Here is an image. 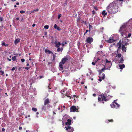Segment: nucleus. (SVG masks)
Masks as SVG:
<instances>
[{
	"label": "nucleus",
	"mask_w": 132,
	"mask_h": 132,
	"mask_svg": "<svg viewBox=\"0 0 132 132\" xmlns=\"http://www.w3.org/2000/svg\"><path fill=\"white\" fill-rule=\"evenodd\" d=\"M132 29V21H130L126 24L123 25L120 27L119 32L121 34V36L126 38L127 35V33L129 31L128 29H129L130 30Z\"/></svg>",
	"instance_id": "obj_1"
},
{
	"label": "nucleus",
	"mask_w": 132,
	"mask_h": 132,
	"mask_svg": "<svg viewBox=\"0 0 132 132\" xmlns=\"http://www.w3.org/2000/svg\"><path fill=\"white\" fill-rule=\"evenodd\" d=\"M118 6L117 1L110 3L107 7L106 10L110 14H114L118 11Z\"/></svg>",
	"instance_id": "obj_2"
},
{
	"label": "nucleus",
	"mask_w": 132,
	"mask_h": 132,
	"mask_svg": "<svg viewBox=\"0 0 132 132\" xmlns=\"http://www.w3.org/2000/svg\"><path fill=\"white\" fill-rule=\"evenodd\" d=\"M106 95L105 93L102 94L98 96L99 97L98 99V102L100 103L104 104V102L103 101L106 102L109 100L107 98H106Z\"/></svg>",
	"instance_id": "obj_3"
},
{
	"label": "nucleus",
	"mask_w": 132,
	"mask_h": 132,
	"mask_svg": "<svg viewBox=\"0 0 132 132\" xmlns=\"http://www.w3.org/2000/svg\"><path fill=\"white\" fill-rule=\"evenodd\" d=\"M67 60H68V59L66 57H64L62 59L59 63V67L60 70H63V64H64L66 62Z\"/></svg>",
	"instance_id": "obj_4"
},
{
	"label": "nucleus",
	"mask_w": 132,
	"mask_h": 132,
	"mask_svg": "<svg viewBox=\"0 0 132 132\" xmlns=\"http://www.w3.org/2000/svg\"><path fill=\"white\" fill-rule=\"evenodd\" d=\"M115 36L114 35H112L110 38L107 41V42L109 43H111L112 42H114V41L116 40L117 39L115 38Z\"/></svg>",
	"instance_id": "obj_5"
},
{
	"label": "nucleus",
	"mask_w": 132,
	"mask_h": 132,
	"mask_svg": "<svg viewBox=\"0 0 132 132\" xmlns=\"http://www.w3.org/2000/svg\"><path fill=\"white\" fill-rule=\"evenodd\" d=\"M116 101V100H114L112 104H111L110 106L112 108H115L117 109L120 106V105L115 102Z\"/></svg>",
	"instance_id": "obj_6"
},
{
	"label": "nucleus",
	"mask_w": 132,
	"mask_h": 132,
	"mask_svg": "<svg viewBox=\"0 0 132 132\" xmlns=\"http://www.w3.org/2000/svg\"><path fill=\"white\" fill-rule=\"evenodd\" d=\"M50 103V101L49 98H47L44 101V105H47L48 108L50 107V105L49 104Z\"/></svg>",
	"instance_id": "obj_7"
},
{
	"label": "nucleus",
	"mask_w": 132,
	"mask_h": 132,
	"mask_svg": "<svg viewBox=\"0 0 132 132\" xmlns=\"http://www.w3.org/2000/svg\"><path fill=\"white\" fill-rule=\"evenodd\" d=\"M65 127L66 130L68 132H73L74 131L73 128L71 126H67Z\"/></svg>",
	"instance_id": "obj_8"
},
{
	"label": "nucleus",
	"mask_w": 132,
	"mask_h": 132,
	"mask_svg": "<svg viewBox=\"0 0 132 132\" xmlns=\"http://www.w3.org/2000/svg\"><path fill=\"white\" fill-rule=\"evenodd\" d=\"M93 38L91 37H88L87 38L86 41L88 43H90L93 41Z\"/></svg>",
	"instance_id": "obj_9"
},
{
	"label": "nucleus",
	"mask_w": 132,
	"mask_h": 132,
	"mask_svg": "<svg viewBox=\"0 0 132 132\" xmlns=\"http://www.w3.org/2000/svg\"><path fill=\"white\" fill-rule=\"evenodd\" d=\"M78 109H77L76 107L74 106H72L70 108L71 112H74Z\"/></svg>",
	"instance_id": "obj_10"
},
{
	"label": "nucleus",
	"mask_w": 132,
	"mask_h": 132,
	"mask_svg": "<svg viewBox=\"0 0 132 132\" xmlns=\"http://www.w3.org/2000/svg\"><path fill=\"white\" fill-rule=\"evenodd\" d=\"M54 44L55 45V46L57 47H59V46L61 45V44L60 42H57V40L55 41Z\"/></svg>",
	"instance_id": "obj_11"
},
{
	"label": "nucleus",
	"mask_w": 132,
	"mask_h": 132,
	"mask_svg": "<svg viewBox=\"0 0 132 132\" xmlns=\"http://www.w3.org/2000/svg\"><path fill=\"white\" fill-rule=\"evenodd\" d=\"M71 119H68L67 120V122H66V125L69 126L71 125Z\"/></svg>",
	"instance_id": "obj_12"
},
{
	"label": "nucleus",
	"mask_w": 132,
	"mask_h": 132,
	"mask_svg": "<svg viewBox=\"0 0 132 132\" xmlns=\"http://www.w3.org/2000/svg\"><path fill=\"white\" fill-rule=\"evenodd\" d=\"M46 106H47V105H44H44H43L42 106V110H43L44 111H45L47 109V107Z\"/></svg>",
	"instance_id": "obj_13"
},
{
	"label": "nucleus",
	"mask_w": 132,
	"mask_h": 132,
	"mask_svg": "<svg viewBox=\"0 0 132 132\" xmlns=\"http://www.w3.org/2000/svg\"><path fill=\"white\" fill-rule=\"evenodd\" d=\"M102 15L103 16H106L107 15V13L105 10L103 11L102 12Z\"/></svg>",
	"instance_id": "obj_14"
},
{
	"label": "nucleus",
	"mask_w": 132,
	"mask_h": 132,
	"mask_svg": "<svg viewBox=\"0 0 132 132\" xmlns=\"http://www.w3.org/2000/svg\"><path fill=\"white\" fill-rule=\"evenodd\" d=\"M126 47H125L124 45H122V49L123 51L124 52H126Z\"/></svg>",
	"instance_id": "obj_15"
},
{
	"label": "nucleus",
	"mask_w": 132,
	"mask_h": 132,
	"mask_svg": "<svg viewBox=\"0 0 132 132\" xmlns=\"http://www.w3.org/2000/svg\"><path fill=\"white\" fill-rule=\"evenodd\" d=\"M20 39L19 38H18L15 39L14 41V44L15 45H16L20 41Z\"/></svg>",
	"instance_id": "obj_16"
},
{
	"label": "nucleus",
	"mask_w": 132,
	"mask_h": 132,
	"mask_svg": "<svg viewBox=\"0 0 132 132\" xmlns=\"http://www.w3.org/2000/svg\"><path fill=\"white\" fill-rule=\"evenodd\" d=\"M117 45L119 46V47L118 48V50H119L121 49V42H120V41H119V43H118Z\"/></svg>",
	"instance_id": "obj_17"
},
{
	"label": "nucleus",
	"mask_w": 132,
	"mask_h": 132,
	"mask_svg": "<svg viewBox=\"0 0 132 132\" xmlns=\"http://www.w3.org/2000/svg\"><path fill=\"white\" fill-rule=\"evenodd\" d=\"M120 69H122L123 68H124L125 67V65L124 64L122 65H119Z\"/></svg>",
	"instance_id": "obj_18"
},
{
	"label": "nucleus",
	"mask_w": 132,
	"mask_h": 132,
	"mask_svg": "<svg viewBox=\"0 0 132 132\" xmlns=\"http://www.w3.org/2000/svg\"><path fill=\"white\" fill-rule=\"evenodd\" d=\"M58 48L57 49V51L58 52H60V51L61 52H62L63 50V48L62 47L60 48V47H58Z\"/></svg>",
	"instance_id": "obj_19"
},
{
	"label": "nucleus",
	"mask_w": 132,
	"mask_h": 132,
	"mask_svg": "<svg viewBox=\"0 0 132 132\" xmlns=\"http://www.w3.org/2000/svg\"><path fill=\"white\" fill-rule=\"evenodd\" d=\"M124 60L122 57H121L120 59V60L119 61V63H122L124 62Z\"/></svg>",
	"instance_id": "obj_20"
},
{
	"label": "nucleus",
	"mask_w": 132,
	"mask_h": 132,
	"mask_svg": "<svg viewBox=\"0 0 132 132\" xmlns=\"http://www.w3.org/2000/svg\"><path fill=\"white\" fill-rule=\"evenodd\" d=\"M45 53H48V54H50L51 53V52L50 50H49L46 49L45 50Z\"/></svg>",
	"instance_id": "obj_21"
},
{
	"label": "nucleus",
	"mask_w": 132,
	"mask_h": 132,
	"mask_svg": "<svg viewBox=\"0 0 132 132\" xmlns=\"http://www.w3.org/2000/svg\"><path fill=\"white\" fill-rule=\"evenodd\" d=\"M111 63V62L110 61H109L107 59H106V63L105 64V66L107 67V63Z\"/></svg>",
	"instance_id": "obj_22"
},
{
	"label": "nucleus",
	"mask_w": 132,
	"mask_h": 132,
	"mask_svg": "<svg viewBox=\"0 0 132 132\" xmlns=\"http://www.w3.org/2000/svg\"><path fill=\"white\" fill-rule=\"evenodd\" d=\"M113 121L112 119H111L110 120H108V121H106V122L107 123H108L109 122H113Z\"/></svg>",
	"instance_id": "obj_23"
},
{
	"label": "nucleus",
	"mask_w": 132,
	"mask_h": 132,
	"mask_svg": "<svg viewBox=\"0 0 132 132\" xmlns=\"http://www.w3.org/2000/svg\"><path fill=\"white\" fill-rule=\"evenodd\" d=\"M112 63H107V67H109L110 68L112 65Z\"/></svg>",
	"instance_id": "obj_24"
},
{
	"label": "nucleus",
	"mask_w": 132,
	"mask_h": 132,
	"mask_svg": "<svg viewBox=\"0 0 132 132\" xmlns=\"http://www.w3.org/2000/svg\"><path fill=\"white\" fill-rule=\"evenodd\" d=\"M89 28L88 31L90 32L91 31V29L92 28V26L90 24L89 25Z\"/></svg>",
	"instance_id": "obj_25"
},
{
	"label": "nucleus",
	"mask_w": 132,
	"mask_h": 132,
	"mask_svg": "<svg viewBox=\"0 0 132 132\" xmlns=\"http://www.w3.org/2000/svg\"><path fill=\"white\" fill-rule=\"evenodd\" d=\"M122 56L121 54L120 53V54H117V56L118 58H120Z\"/></svg>",
	"instance_id": "obj_26"
},
{
	"label": "nucleus",
	"mask_w": 132,
	"mask_h": 132,
	"mask_svg": "<svg viewBox=\"0 0 132 132\" xmlns=\"http://www.w3.org/2000/svg\"><path fill=\"white\" fill-rule=\"evenodd\" d=\"M32 110L34 112H36L37 110V109L36 108L33 107L32 108Z\"/></svg>",
	"instance_id": "obj_27"
},
{
	"label": "nucleus",
	"mask_w": 132,
	"mask_h": 132,
	"mask_svg": "<svg viewBox=\"0 0 132 132\" xmlns=\"http://www.w3.org/2000/svg\"><path fill=\"white\" fill-rule=\"evenodd\" d=\"M12 59L13 61H15L16 59V56H13L12 57Z\"/></svg>",
	"instance_id": "obj_28"
},
{
	"label": "nucleus",
	"mask_w": 132,
	"mask_h": 132,
	"mask_svg": "<svg viewBox=\"0 0 132 132\" xmlns=\"http://www.w3.org/2000/svg\"><path fill=\"white\" fill-rule=\"evenodd\" d=\"M39 9H38L37 8L34 9L33 11H32L31 12V13H34L35 12L37 11Z\"/></svg>",
	"instance_id": "obj_29"
},
{
	"label": "nucleus",
	"mask_w": 132,
	"mask_h": 132,
	"mask_svg": "<svg viewBox=\"0 0 132 132\" xmlns=\"http://www.w3.org/2000/svg\"><path fill=\"white\" fill-rule=\"evenodd\" d=\"M105 74L104 73H103L102 76L101 77V79L103 80L105 78Z\"/></svg>",
	"instance_id": "obj_30"
},
{
	"label": "nucleus",
	"mask_w": 132,
	"mask_h": 132,
	"mask_svg": "<svg viewBox=\"0 0 132 132\" xmlns=\"http://www.w3.org/2000/svg\"><path fill=\"white\" fill-rule=\"evenodd\" d=\"M80 19V17H79L77 19V23L78 24L79 23Z\"/></svg>",
	"instance_id": "obj_31"
},
{
	"label": "nucleus",
	"mask_w": 132,
	"mask_h": 132,
	"mask_svg": "<svg viewBox=\"0 0 132 132\" xmlns=\"http://www.w3.org/2000/svg\"><path fill=\"white\" fill-rule=\"evenodd\" d=\"M131 33H130L129 34L128 36L127 35V37H126V38H130V36H131Z\"/></svg>",
	"instance_id": "obj_32"
},
{
	"label": "nucleus",
	"mask_w": 132,
	"mask_h": 132,
	"mask_svg": "<svg viewBox=\"0 0 132 132\" xmlns=\"http://www.w3.org/2000/svg\"><path fill=\"white\" fill-rule=\"evenodd\" d=\"M49 27V26L47 25H46L44 26V28L46 29H48Z\"/></svg>",
	"instance_id": "obj_33"
},
{
	"label": "nucleus",
	"mask_w": 132,
	"mask_h": 132,
	"mask_svg": "<svg viewBox=\"0 0 132 132\" xmlns=\"http://www.w3.org/2000/svg\"><path fill=\"white\" fill-rule=\"evenodd\" d=\"M2 45L3 46H6V47L8 45V44H5V43L4 42L3 43H2Z\"/></svg>",
	"instance_id": "obj_34"
},
{
	"label": "nucleus",
	"mask_w": 132,
	"mask_h": 132,
	"mask_svg": "<svg viewBox=\"0 0 132 132\" xmlns=\"http://www.w3.org/2000/svg\"><path fill=\"white\" fill-rule=\"evenodd\" d=\"M25 11H24L21 10V11H20V13L21 14L24 13H25Z\"/></svg>",
	"instance_id": "obj_35"
},
{
	"label": "nucleus",
	"mask_w": 132,
	"mask_h": 132,
	"mask_svg": "<svg viewBox=\"0 0 132 132\" xmlns=\"http://www.w3.org/2000/svg\"><path fill=\"white\" fill-rule=\"evenodd\" d=\"M103 69H101L99 71V74L101 73L104 70H103Z\"/></svg>",
	"instance_id": "obj_36"
},
{
	"label": "nucleus",
	"mask_w": 132,
	"mask_h": 132,
	"mask_svg": "<svg viewBox=\"0 0 132 132\" xmlns=\"http://www.w3.org/2000/svg\"><path fill=\"white\" fill-rule=\"evenodd\" d=\"M102 69H103V70H107V67L105 66V65L104 66V67Z\"/></svg>",
	"instance_id": "obj_37"
},
{
	"label": "nucleus",
	"mask_w": 132,
	"mask_h": 132,
	"mask_svg": "<svg viewBox=\"0 0 132 132\" xmlns=\"http://www.w3.org/2000/svg\"><path fill=\"white\" fill-rule=\"evenodd\" d=\"M21 61L22 62H24L25 61V59H21Z\"/></svg>",
	"instance_id": "obj_38"
},
{
	"label": "nucleus",
	"mask_w": 132,
	"mask_h": 132,
	"mask_svg": "<svg viewBox=\"0 0 132 132\" xmlns=\"http://www.w3.org/2000/svg\"><path fill=\"white\" fill-rule=\"evenodd\" d=\"M98 80L100 82H101L102 81V79L101 78V77L99 76V79H98Z\"/></svg>",
	"instance_id": "obj_39"
},
{
	"label": "nucleus",
	"mask_w": 132,
	"mask_h": 132,
	"mask_svg": "<svg viewBox=\"0 0 132 132\" xmlns=\"http://www.w3.org/2000/svg\"><path fill=\"white\" fill-rule=\"evenodd\" d=\"M53 60L54 61L55 60V58L56 57V56L55 55H54L53 53Z\"/></svg>",
	"instance_id": "obj_40"
},
{
	"label": "nucleus",
	"mask_w": 132,
	"mask_h": 132,
	"mask_svg": "<svg viewBox=\"0 0 132 132\" xmlns=\"http://www.w3.org/2000/svg\"><path fill=\"white\" fill-rule=\"evenodd\" d=\"M57 27H57V25H56V24H55L54 25V28H55V29H56V28H57Z\"/></svg>",
	"instance_id": "obj_41"
},
{
	"label": "nucleus",
	"mask_w": 132,
	"mask_h": 132,
	"mask_svg": "<svg viewBox=\"0 0 132 132\" xmlns=\"http://www.w3.org/2000/svg\"><path fill=\"white\" fill-rule=\"evenodd\" d=\"M56 29H57L58 31H60L61 30V28L60 27H58Z\"/></svg>",
	"instance_id": "obj_42"
},
{
	"label": "nucleus",
	"mask_w": 132,
	"mask_h": 132,
	"mask_svg": "<svg viewBox=\"0 0 132 132\" xmlns=\"http://www.w3.org/2000/svg\"><path fill=\"white\" fill-rule=\"evenodd\" d=\"M92 12L93 13H92L93 14V15L95 14V11L94 10H93Z\"/></svg>",
	"instance_id": "obj_43"
},
{
	"label": "nucleus",
	"mask_w": 132,
	"mask_h": 132,
	"mask_svg": "<svg viewBox=\"0 0 132 132\" xmlns=\"http://www.w3.org/2000/svg\"><path fill=\"white\" fill-rule=\"evenodd\" d=\"M0 72L1 73L2 75H3L4 74V72L3 71H0Z\"/></svg>",
	"instance_id": "obj_44"
},
{
	"label": "nucleus",
	"mask_w": 132,
	"mask_h": 132,
	"mask_svg": "<svg viewBox=\"0 0 132 132\" xmlns=\"http://www.w3.org/2000/svg\"><path fill=\"white\" fill-rule=\"evenodd\" d=\"M94 8L96 10H98V9L97 7H94Z\"/></svg>",
	"instance_id": "obj_45"
},
{
	"label": "nucleus",
	"mask_w": 132,
	"mask_h": 132,
	"mask_svg": "<svg viewBox=\"0 0 132 132\" xmlns=\"http://www.w3.org/2000/svg\"><path fill=\"white\" fill-rule=\"evenodd\" d=\"M92 64L93 65H95V62H92Z\"/></svg>",
	"instance_id": "obj_46"
},
{
	"label": "nucleus",
	"mask_w": 132,
	"mask_h": 132,
	"mask_svg": "<svg viewBox=\"0 0 132 132\" xmlns=\"http://www.w3.org/2000/svg\"><path fill=\"white\" fill-rule=\"evenodd\" d=\"M15 67H13V68H12V69H11V70H12V71H14V70H15Z\"/></svg>",
	"instance_id": "obj_47"
},
{
	"label": "nucleus",
	"mask_w": 132,
	"mask_h": 132,
	"mask_svg": "<svg viewBox=\"0 0 132 132\" xmlns=\"http://www.w3.org/2000/svg\"><path fill=\"white\" fill-rule=\"evenodd\" d=\"M3 19V18L2 17H0V21L1 22L2 21Z\"/></svg>",
	"instance_id": "obj_48"
},
{
	"label": "nucleus",
	"mask_w": 132,
	"mask_h": 132,
	"mask_svg": "<svg viewBox=\"0 0 132 132\" xmlns=\"http://www.w3.org/2000/svg\"><path fill=\"white\" fill-rule=\"evenodd\" d=\"M61 14H59L58 15V19H60V17H61Z\"/></svg>",
	"instance_id": "obj_49"
},
{
	"label": "nucleus",
	"mask_w": 132,
	"mask_h": 132,
	"mask_svg": "<svg viewBox=\"0 0 132 132\" xmlns=\"http://www.w3.org/2000/svg\"><path fill=\"white\" fill-rule=\"evenodd\" d=\"M25 69L27 70H28L29 69V67H26L25 68Z\"/></svg>",
	"instance_id": "obj_50"
},
{
	"label": "nucleus",
	"mask_w": 132,
	"mask_h": 132,
	"mask_svg": "<svg viewBox=\"0 0 132 132\" xmlns=\"http://www.w3.org/2000/svg\"><path fill=\"white\" fill-rule=\"evenodd\" d=\"M100 48H102L103 47V46L102 45H100Z\"/></svg>",
	"instance_id": "obj_51"
},
{
	"label": "nucleus",
	"mask_w": 132,
	"mask_h": 132,
	"mask_svg": "<svg viewBox=\"0 0 132 132\" xmlns=\"http://www.w3.org/2000/svg\"><path fill=\"white\" fill-rule=\"evenodd\" d=\"M22 129V127H20L19 128V129L20 130H21Z\"/></svg>",
	"instance_id": "obj_52"
},
{
	"label": "nucleus",
	"mask_w": 132,
	"mask_h": 132,
	"mask_svg": "<svg viewBox=\"0 0 132 132\" xmlns=\"http://www.w3.org/2000/svg\"><path fill=\"white\" fill-rule=\"evenodd\" d=\"M40 79H41L43 78L44 77V76H40Z\"/></svg>",
	"instance_id": "obj_53"
},
{
	"label": "nucleus",
	"mask_w": 132,
	"mask_h": 132,
	"mask_svg": "<svg viewBox=\"0 0 132 132\" xmlns=\"http://www.w3.org/2000/svg\"><path fill=\"white\" fill-rule=\"evenodd\" d=\"M96 95V94H93V96L94 97H95Z\"/></svg>",
	"instance_id": "obj_54"
},
{
	"label": "nucleus",
	"mask_w": 132,
	"mask_h": 132,
	"mask_svg": "<svg viewBox=\"0 0 132 132\" xmlns=\"http://www.w3.org/2000/svg\"><path fill=\"white\" fill-rule=\"evenodd\" d=\"M2 131H4L5 130V129L4 128H2Z\"/></svg>",
	"instance_id": "obj_55"
},
{
	"label": "nucleus",
	"mask_w": 132,
	"mask_h": 132,
	"mask_svg": "<svg viewBox=\"0 0 132 132\" xmlns=\"http://www.w3.org/2000/svg\"><path fill=\"white\" fill-rule=\"evenodd\" d=\"M65 95H66L68 97H70V98H71V97H70V96H68V95H67V93L66 94H65Z\"/></svg>",
	"instance_id": "obj_56"
},
{
	"label": "nucleus",
	"mask_w": 132,
	"mask_h": 132,
	"mask_svg": "<svg viewBox=\"0 0 132 132\" xmlns=\"http://www.w3.org/2000/svg\"><path fill=\"white\" fill-rule=\"evenodd\" d=\"M88 30H87L86 31V32H85V33H84V35L85 34H86L87 32H88Z\"/></svg>",
	"instance_id": "obj_57"
},
{
	"label": "nucleus",
	"mask_w": 132,
	"mask_h": 132,
	"mask_svg": "<svg viewBox=\"0 0 132 132\" xmlns=\"http://www.w3.org/2000/svg\"><path fill=\"white\" fill-rule=\"evenodd\" d=\"M62 46H65V45L63 43H62Z\"/></svg>",
	"instance_id": "obj_58"
},
{
	"label": "nucleus",
	"mask_w": 132,
	"mask_h": 132,
	"mask_svg": "<svg viewBox=\"0 0 132 132\" xmlns=\"http://www.w3.org/2000/svg\"><path fill=\"white\" fill-rule=\"evenodd\" d=\"M110 68H109V67H107V69L109 70H110Z\"/></svg>",
	"instance_id": "obj_59"
},
{
	"label": "nucleus",
	"mask_w": 132,
	"mask_h": 132,
	"mask_svg": "<svg viewBox=\"0 0 132 132\" xmlns=\"http://www.w3.org/2000/svg\"><path fill=\"white\" fill-rule=\"evenodd\" d=\"M104 29V28L103 27H102L101 28V30H103Z\"/></svg>",
	"instance_id": "obj_60"
},
{
	"label": "nucleus",
	"mask_w": 132,
	"mask_h": 132,
	"mask_svg": "<svg viewBox=\"0 0 132 132\" xmlns=\"http://www.w3.org/2000/svg\"><path fill=\"white\" fill-rule=\"evenodd\" d=\"M19 17H17L16 18V20H19Z\"/></svg>",
	"instance_id": "obj_61"
},
{
	"label": "nucleus",
	"mask_w": 132,
	"mask_h": 132,
	"mask_svg": "<svg viewBox=\"0 0 132 132\" xmlns=\"http://www.w3.org/2000/svg\"><path fill=\"white\" fill-rule=\"evenodd\" d=\"M35 24H33L32 25V26L34 27L35 26Z\"/></svg>",
	"instance_id": "obj_62"
},
{
	"label": "nucleus",
	"mask_w": 132,
	"mask_h": 132,
	"mask_svg": "<svg viewBox=\"0 0 132 132\" xmlns=\"http://www.w3.org/2000/svg\"><path fill=\"white\" fill-rule=\"evenodd\" d=\"M16 4L17 5H18L19 4V3L18 2H17L16 3Z\"/></svg>",
	"instance_id": "obj_63"
},
{
	"label": "nucleus",
	"mask_w": 132,
	"mask_h": 132,
	"mask_svg": "<svg viewBox=\"0 0 132 132\" xmlns=\"http://www.w3.org/2000/svg\"><path fill=\"white\" fill-rule=\"evenodd\" d=\"M29 63H27V66H29Z\"/></svg>",
	"instance_id": "obj_64"
}]
</instances>
